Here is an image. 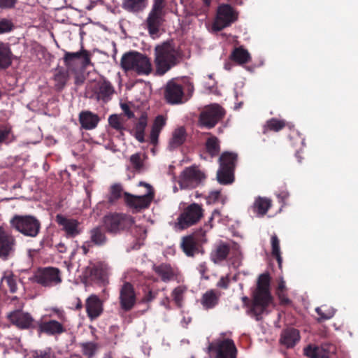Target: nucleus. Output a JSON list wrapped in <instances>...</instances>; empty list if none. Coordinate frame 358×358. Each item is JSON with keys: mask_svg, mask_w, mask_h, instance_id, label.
Listing matches in <instances>:
<instances>
[{"mask_svg": "<svg viewBox=\"0 0 358 358\" xmlns=\"http://www.w3.org/2000/svg\"><path fill=\"white\" fill-rule=\"evenodd\" d=\"M146 0H123V8L130 12H138L145 7Z\"/></svg>", "mask_w": 358, "mask_h": 358, "instance_id": "nucleus-43", "label": "nucleus"}, {"mask_svg": "<svg viewBox=\"0 0 358 358\" xmlns=\"http://www.w3.org/2000/svg\"><path fill=\"white\" fill-rule=\"evenodd\" d=\"M50 313L48 315L50 318L56 317L58 320L50 319L43 320L41 319L36 322V328L38 334H45L48 336H57L66 332V324L68 317L64 310L62 308L52 307L49 309Z\"/></svg>", "mask_w": 358, "mask_h": 358, "instance_id": "nucleus-3", "label": "nucleus"}, {"mask_svg": "<svg viewBox=\"0 0 358 358\" xmlns=\"http://www.w3.org/2000/svg\"><path fill=\"white\" fill-rule=\"evenodd\" d=\"M79 122L81 127L86 130L94 129L99 120V117L96 113H79Z\"/></svg>", "mask_w": 358, "mask_h": 358, "instance_id": "nucleus-34", "label": "nucleus"}, {"mask_svg": "<svg viewBox=\"0 0 358 358\" xmlns=\"http://www.w3.org/2000/svg\"><path fill=\"white\" fill-rule=\"evenodd\" d=\"M9 224L13 230L28 238H36L41 229L40 220L31 215H14Z\"/></svg>", "mask_w": 358, "mask_h": 358, "instance_id": "nucleus-5", "label": "nucleus"}, {"mask_svg": "<svg viewBox=\"0 0 358 358\" xmlns=\"http://www.w3.org/2000/svg\"><path fill=\"white\" fill-rule=\"evenodd\" d=\"M271 248H272V251H271L272 256L276 259L279 267H281L282 258L281 257L280 249V241L275 234H274L271 236Z\"/></svg>", "mask_w": 358, "mask_h": 358, "instance_id": "nucleus-46", "label": "nucleus"}, {"mask_svg": "<svg viewBox=\"0 0 358 358\" xmlns=\"http://www.w3.org/2000/svg\"><path fill=\"white\" fill-rule=\"evenodd\" d=\"M203 210L201 205L193 203L189 205L180 213L177 219V227L180 229H185L196 224L203 217Z\"/></svg>", "mask_w": 358, "mask_h": 358, "instance_id": "nucleus-10", "label": "nucleus"}, {"mask_svg": "<svg viewBox=\"0 0 358 358\" xmlns=\"http://www.w3.org/2000/svg\"><path fill=\"white\" fill-rule=\"evenodd\" d=\"M315 311L319 315L317 319L319 322H322L332 318L335 314V310L333 308L327 307V306L317 307L316 308Z\"/></svg>", "mask_w": 358, "mask_h": 358, "instance_id": "nucleus-47", "label": "nucleus"}, {"mask_svg": "<svg viewBox=\"0 0 358 358\" xmlns=\"http://www.w3.org/2000/svg\"><path fill=\"white\" fill-rule=\"evenodd\" d=\"M167 116L166 115H158L154 120L151 127L150 134V143L153 145H157L159 142V134L166 126L167 122Z\"/></svg>", "mask_w": 358, "mask_h": 358, "instance_id": "nucleus-25", "label": "nucleus"}, {"mask_svg": "<svg viewBox=\"0 0 358 358\" xmlns=\"http://www.w3.org/2000/svg\"><path fill=\"white\" fill-rule=\"evenodd\" d=\"M124 196L127 205L129 208H134L136 212H139L149 208L154 198V192H147L142 196H136L124 192Z\"/></svg>", "mask_w": 358, "mask_h": 358, "instance_id": "nucleus-17", "label": "nucleus"}, {"mask_svg": "<svg viewBox=\"0 0 358 358\" xmlns=\"http://www.w3.org/2000/svg\"><path fill=\"white\" fill-rule=\"evenodd\" d=\"M164 0H154V3L150 11L164 13Z\"/></svg>", "mask_w": 358, "mask_h": 358, "instance_id": "nucleus-58", "label": "nucleus"}, {"mask_svg": "<svg viewBox=\"0 0 358 358\" xmlns=\"http://www.w3.org/2000/svg\"><path fill=\"white\" fill-rule=\"evenodd\" d=\"M120 106L123 112H131L130 110L129 104L127 101L121 99L120 101Z\"/></svg>", "mask_w": 358, "mask_h": 358, "instance_id": "nucleus-64", "label": "nucleus"}, {"mask_svg": "<svg viewBox=\"0 0 358 358\" xmlns=\"http://www.w3.org/2000/svg\"><path fill=\"white\" fill-rule=\"evenodd\" d=\"M291 128L292 125L289 122H287L284 120H279L277 118H271L266 122L267 128L273 131H279L284 129L285 127Z\"/></svg>", "mask_w": 358, "mask_h": 358, "instance_id": "nucleus-44", "label": "nucleus"}, {"mask_svg": "<svg viewBox=\"0 0 358 358\" xmlns=\"http://www.w3.org/2000/svg\"><path fill=\"white\" fill-rule=\"evenodd\" d=\"M134 236L137 237L138 241H143L147 236V230L141 226H136L133 231Z\"/></svg>", "mask_w": 358, "mask_h": 358, "instance_id": "nucleus-55", "label": "nucleus"}, {"mask_svg": "<svg viewBox=\"0 0 358 358\" xmlns=\"http://www.w3.org/2000/svg\"><path fill=\"white\" fill-rule=\"evenodd\" d=\"M187 292V287L185 285H179L173 289L171 292V296L176 306L181 308L183 306L185 295Z\"/></svg>", "mask_w": 358, "mask_h": 358, "instance_id": "nucleus-41", "label": "nucleus"}, {"mask_svg": "<svg viewBox=\"0 0 358 358\" xmlns=\"http://www.w3.org/2000/svg\"><path fill=\"white\" fill-rule=\"evenodd\" d=\"M119 303L120 308L129 312L134 308L136 303V295L134 285L124 282L120 288Z\"/></svg>", "mask_w": 358, "mask_h": 358, "instance_id": "nucleus-15", "label": "nucleus"}, {"mask_svg": "<svg viewBox=\"0 0 358 358\" xmlns=\"http://www.w3.org/2000/svg\"><path fill=\"white\" fill-rule=\"evenodd\" d=\"M187 136V134L185 127L180 126L176 128L173 131L171 137L169 141V149L170 150H173L182 145L186 141Z\"/></svg>", "mask_w": 358, "mask_h": 358, "instance_id": "nucleus-27", "label": "nucleus"}, {"mask_svg": "<svg viewBox=\"0 0 358 358\" xmlns=\"http://www.w3.org/2000/svg\"><path fill=\"white\" fill-rule=\"evenodd\" d=\"M286 291H287V287L285 285V282L282 279L278 282V287L276 289V294L286 292Z\"/></svg>", "mask_w": 358, "mask_h": 358, "instance_id": "nucleus-63", "label": "nucleus"}, {"mask_svg": "<svg viewBox=\"0 0 358 358\" xmlns=\"http://www.w3.org/2000/svg\"><path fill=\"white\" fill-rule=\"evenodd\" d=\"M6 282L10 293H15L17 290L16 279L11 272H6L1 278V282Z\"/></svg>", "mask_w": 358, "mask_h": 358, "instance_id": "nucleus-48", "label": "nucleus"}, {"mask_svg": "<svg viewBox=\"0 0 358 358\" xmlns=\"http://www.w3.org/2000/svg\"><path fill=\"white\" fill-rule=\"evenodd\" d=\"M206 178L205 174L195 166L185 168L180 173L178 184L181 189H194Z\"/></svg>", "mask_w": 358, "mask_h": 358, "instance_id": "nucleus-11", "label": "nucleus"}, {"mask_svg": "<svg viewBox=\"0 0 358 358\" xmlns=\"http://www.w3.org/2000/svg\"><path fill=\"white\" fill-rule=\"evenodd\" d=\"M182 53L173 42L167 41L155 49V75L162 76L180 63Z\"/></svg>", "mask_w": 358, "mask_h": 358, "instance_id": "nucleus-1", "label": "nucleus"}, {"mask_svg": "<svg viewBox=\"0 0 358 358\" xmlns=\"http://www.w3.org/2000/svg\"><path fill=\"white\" fill-rule=\"evenodd\" d=\"M55 221L61 226L67 238H74L82 232L80 222L75 219L67 218L62 215H57Z\"/></svg>", "mask_w": 358, "mask_h": 358, "instance_id": "nucleus-20", "label": "nucleus"}, {"mask_svg": "<svg viewBox=\"0 0 358 358\" xmlns=\"http://www.w3.org/2000/svg\"><path fill=\"white\" fill-rule=\"evenodd\" d=\"M15 139L12 132V126L7 122L0 121V144H8Z\"/></svg>", "mask_w": 358, "mask_h": 358, "instance_id": "nucleus-38", "label": "nucleus"}, {"mask_svg": "<svg viewBox=\"0 0 358 358\" xmlns=\"http://www.w3.org/2000/svg\"><path fill=\"white\" fill-rule=\"evenodd\" d=\"M301 340L300 332L294 327H287L281 331L279 343L286 348H293Z\"/></svg>", "mask_w": 358, "mask_h": 358, "instance_id": "nucleus-23", "label": "nucleus"}, {"mask_svg": "<svg viewBox=\"0 0 358 358\" xmlns=\"http://www.w3.org/2000/svg\"><path fill=\"white\" fill-rule=\"evenodd\" d=\"M122 187L120 184H114L110 187L109 194L107 196L108 202L114 204L122 195Z\"/></svg>", "mask_w": 358, "mask_h": 358, "instance_id": "nucleus-45", "label": "nucleus"}, {"mask_svg": "<svg viewBox=\"0 0 358 358\" xmlns=\"http://www.w3.org/2000/svg\"><path fill=\"white\" fill-rule=\"evenodd\" d=\"M90 57V53L84 49L76 52L65 51L63 61L68 70L73 71L78 64L84 69L90 66L91 64Z\"/></svg>", "mask_w": 358, "mask_h": 358, "instance_id": "nucleus-13", "label": "nucleus"}, {"mask_svg": "<svg viewBox=\"0 0 358 358\" xmlns=\"http://www.w3.org/2000/svg\"><path fill=\"white\" fill-rule=\"evenodd\" d=\"M185 90H187L189 93H192L194 91V85L188 78L169 81L164 90L166 101L171 104L182 103Z\"/></svg>", "mask_w": 358, "mask_h": 358, "instance_id": "nucleus-6", "label": "nucleus"}, {"mask_svg": "<svg viewBox=\"0 0 358 358\" xmlns=\"http://www.w3.org/2000/svg\"><path fill=\"white\" fill-rule=\"evenodd\" d=\"M16 240L14 236L5 229L3 226H0V259L7 260L13 256L15 252Z\"/></svg>", "mask_w": 358, "mask_h": 358, "instance_id": "nucleus-14", "label": "nucleus"}, {"mask_svg": "<svg viewBox=\"0 0 358 358\" xmlns=\"http://www.w3.org/2000/svg\"><path fill=\"white\" fill-rule=\"evenodd\" d=\"M203 112H224L222 106L217 103H212L206 106Z\"/></svg>", "mask_w": 358, "mask_h": 358, "instance_id": "nucleus-60", "label": "nucleus"}, {"mask_svg": "<svg viewBox=\"0 0 358 358\" xmlns=\"http://www.w3.org/2000/svg\"><path fill=\"white\" fill-rule=\"evenodd\" d=\"M7 319L9 322L20 329H27L29 328H36L34 324V318L28 313H24L22 310H15L7 315Z\"/></svg>", "mask_w": 358, "mask_h": 358, "instance_id": "nucleus-18", "label": "nucleus"}, {"mask_svg": "<svg viewBox=\"0 0 358 358\" xmlns=\"http://www.w3.org/2000/svg\"><path fill=\"white\" fill-rule=\"evenodd\" d=\"M225 199V196L222 195L220 190H215L209 193L208 196L206 197V202L208 204H215L217 203L224 204Z\"/></svg>", "mask_w": 358, "mask_h": 358, "instance_id": "nucleus-49", "label": "nucleus"}, {"mask_svg": "<svg viewBox=\"0 0 358 358\" xmlns=\"http://www.w3.org/2000/svg\"><path fill=\"white\" fill-rule=\"evenodd\" d=\"M272 206L271 199L266 197L257 196L251 206L254 213L259 217H264Z\"/></svg>", "mask_w": 358, "mask_h": 358, "instance_id": "nucleus-29", "label": "nucleus"}, {"mask_svg": "<svg viewBox=\"0 0 358 358\" xmlns=\"http://www.w3.org/2000/svg\"><path fill=\"white\" fill-rule=\"evenodd\" d=\"M125 117L124 113H113L108 117V123L113 129L121 131L124 129Z\"/></svg>", "mask_w": 358, "mask_h": 358, "instance_id": "nucleus-42", "label": "nucleus"}, {"mask_svg": "<svg viewBox=\"0 0 358 358\" xmlns=\"http://www.w3.org/2000/svg\"><path fill=\"white\" fill-rule=\"evenodd\" d=\"M13 57L10 44L0 41V71L6 70L12 65Z\"/></svg>", "mask_w": 358, "mask_h": 358, "instance_id": "nucleus-28", "label": "nucleus"}, {"mask_svg": "<svg viewBox=\"0 0 358 358\" xmlns=\"http://www.w3.org/2000/svg\"><path fill=\"white\" fill-rule=\"evenodd\" d=\"M55 87L57 90H62L66 85L67 75L63 71H59L55 75Z\"/></svg>", "mask_w": 358, "mask_h": 358, "instance_id": "nucleus-51", "label": "nucleus"}, {"mask_svg": "<svg viewBox=\"0 0 358 358\" xmlns=\"http://www.w3.org/2000/svg\"><path fill=\"white\" fill-rule=\"evenodd\" d=\"M81 348L83 354L85 356H87V358H92L94 355L98 348V346L97 344L95 343L87 342L82 343Z\"/></svg>", "mask_w": 358, "mask_h": 358, "instance_id": "nucleus-50", "label": "nucleus"}, {"mask_svg": "<svg viewBox=\"0 0 358 358\" xmlns=\"http://www.w3.org/2000/svg\"><path fill=\"white\" fill-rule=\"evenodd\" d=\"M238 155L232 152H224L219 158L220 166L235 170Z\"/></svg>", "mask_w": 358, "mask_h": 358, "instance_id": "nucleus-37", "label": "nucleus"}, {"mask_svg": "<svg viewBox=\"0 0 358 358\" xmlns=\"http://www.w3.org/2000/svg\"><path fill=\"white\" fill-rule=\"evenodd\" d=\"M92 90V97L101 104L109 102L116 94L113 85L105 78L95 81Z\"/></svg>", "mask_w": 358, "mask_h": 358, "instance_id": "nucleus-12", "label": "nucleus"}, {"mask_svg": "<svg viewBox=\"0 0 358 358\" xmlns=\"http://www.w3.org/2000/svg\"><path fill=\"white\" fill-rule=\"evenodd\" d=\"M197 242L196 234H191L182 238L180 247L187 256L193 257L198 252Z\"/></svg>", "mask_w": 358, "mask_h": 358, "instance_id": "nucleus-30", "label": "nucleus"}, {"mask_svg": "<svg viewBox=\"0 0 358 358\" xmlns=\"http://www.w3.org/2000/svg\"><path fill=\"white\" fill-rule=\"evenodd\" d=\"M270 286L269 273L260 274L257 278L256 288L252 292V305L249 310L257 321L262 318V315L273 301Z\"/></svg>", "mask_w": 358, "mask_h": 358, "instance_id": "nucleus-2", "label": "nucleus"}, {"mask_svg": "<svg viewBox=\"0 0 358 358\" xmlns=\"http://www.w3.org/2000/svg\"><path fill=\"white\" fill-rule=\"evenodd\" d=\"M120 64L124 71H133L139 76H148L153 71L150 58L136 51L124 53Z\"/></svg>", "mask_w": 358, "mask_h": 358, "instance_id": "nucleus-4", "label": "nucleus"}, {"mask_svg": "<svg viewBox=\"0 0 358 358\" xmlns=\"http://www.w3.org/2000/svg\"><path fill=\"white\" fill-rule=\"evenodd\" d=\"M230 248L228 244L221 243L211 252L210 258L215 264H220L227 259Z\"/></svg>", "mask_w": 358, "mask_h": 358, "instance_id": "nucleus-35", "label": "nucleus"}, {"mask_svg": "<svg viewBox=\"0 0 358 358\" xmlns=\"http://www.w3.org/2000/svg\"><path fill=\"white\" fill-rule=\"evenodd\" d=\"M334 349V346L331 344H324L320 346L309 345L304 348V355L309 358H330Z\"/></svg>", "mask_w": 358, "mask_h": 358, "instance_id": "nucleus-22", "label": "nucleus"}, {"mask_svg": "<svg viewBox=\"0 0 358 358\" xmlns=\"http://www.w3.org/2000/svg\"><path fill=\"white\" fill-rule=\"evenodd\" d=\"M224 113H200L199 125L201 127L211 129L214 127L220 119L222 118Z\"/></svg>", "mask_w": 358, "mask_h": 358, "instance_id": "nucleus-33", "label": "nucleus"}, {"mask_svg": "<svg viewBox=\"0 0 358 358\" xmlns=\"http://www.w3.org/2000/svg\"><path fill=\"white\" fill-rule=\"evenodd\" d=\"M230 278L229 275H227L225 276H222L219 281L217 282V287L227 289L229 288V284H230Z\"/></svg>", "mask_w": 358, "mask_h": 358, "instance_id": "nucleus-59", "label": "nucleus"}, {"mask_svg": "<svg viewBox=\"0 0 358 358\" xmlns=\"http://www.w3.org/2000/svg\"><path fill=\"white\" fill-rule=\"evenodd\" d=\"M220 294L215 289H209L206 292L201 299V303L205 309L215 308L219 303Z\"/></svg>", "mask_w": 358, "mask_h": 358, "instance_id": "nucleus-32", "label": "nucleus"}, {"mask_svg": "<svg viewBox=\"0 0 358 358\" xmlns=\"http://www.w3.org/2000/svg\"><path fill=\"white\" fill-rule=\"evenodd\" d=\"M127 116V120L133 119L134 122V137L140 143H144L145 140V131L148 126V113H141V115L136 117L135 113H124Z\"/></svg>", "mask_w": 358, "mask_h": 358, "instance_id": "nucleus-21", "label": "nucleus"}, {"mask_svg": "<svg viewBox=\"0 0 358 358\" xmlns=\"http://www.w3.org/2000/svg\"><path fill=\"white\" fill-rule=\"evenodd\" d=\"M134 224V217L124 213H109L103 217V225L106 230L114 235L129 229Z\"/></svg>", "mask_w": 358, "mask_h": 358, "instance_id": "nucleus-7", "label": "nucleus"}, {"mask_svg": "<svg viewBox=\"0 0 358 358\" xmlns=\"http://www.w3.org/2000/svg\"><path fill=\"white\" fill-rule=\"evenodd\" d=\"M164 13L150 11L146 19V25L150 36L157 35L163 24Z\"/></svg>", "mask_w": 358, "mask_h": 358, "instance_id": "nucleus-24", "label": "nucleus"}, {"mask_svg": "<svg viewBox=\"0 0 358 358\" xmlns=\"http://www.w3.org/2000/svg\"><path fill=\"white\" fill-rule=\"evenodd\" d=\"M230 59L236 63L243 65L250 62L251 57L249 52L243 47H238L234 49Z\"/></svg>", "mask_w": 358, "mask_h": 358, "instance_id": "nucleus-36", "label": "nucleus"}, {"mask_svg": "<svg viewBox=\"0 0 358 358\" xmlns=\"http://www.w3.org/2000/svg\"><path fill=\"white\" fill-rule=\"evenodd\" d=\"M105 227L103 226H96L89 231L90 241L95 246L102 247L105 245L108 241Z\"/></svg>", "mask_w": 358, "mask_h": 358, "instance_id": "nucleus-26", "label": "nucleus"}, {"mask_svg": "<svg viewBox=\"0 0 358 358\" xmlns=\"http://www.w3.org/2000/svg\"><path fill=\"white\" fill-rule=\"evenodd\" d=\"M29 280L43 287H51L62 282V272L58 268L52 266L39 268Z\"/></svg>", "mask_w": 358, "mask_h": 358, "instance_id": "nucleus-8", "label": "nucleus"}, {"mask_svg": "<svg viewBox=\"0 0 358 358\" xmlns=\"http://www.w3.org/2000/svg\"><path fill=\"white\" fill-rule=\"evenodd\" d=\"M276 295L280 301V304L281 306H292V301L288 298L286 292L277 293Z\"/></svg>", "mask_w": 358, "mask_h": 358, "instance_id": "nucleus-57", "label": "nucleus"}, {"mask_svg": "<svg viewBox=\"0 0 358 358\" xmlns=\"http://www.w3.org/2000/svg\"><path fill=\"white\" fill-rule=\"evenodd\" d=\"M18 0H0V9L10 10L15 8Z\"/></svg>", "mask_w": 358, "mask_h": 358, "instance_id": "nucleus-56", "label": "nucleus"}, {"mask_svg": "<svg viewBox=\"0 0 358 358\" xmlns=\"http://www.w3.org/2000/svg\"><path fill=\"white\" fill-rule=\"evenodd\" d=\"M130 162L136 171H140L143 167V162L140 153H135L130 157Z\"/></svg>", "mask_w": 358, "mask_h": 358, "instance_id": "nucleus-53", "label": "nucleus"}, {"mask_svg": "<svg viewBox=\"0 0 358 358\" xmlns=\"http://www.w3.org/2000/svg\"><path fill=\"white\" fill-rule=\"evenodd\" d=\"M238 17V13L229 4H220L217 9L216 17L213 23L212 29L215 31H220L235 22Z\"/></svg>", "mask_w": 358, "mask_h": 358, "instance_id": "nucleus-9", "label": "nucleus"}, {"mask_svg": "<svg viewBox=\"0 0 358 358\" xmlns=\"http://www.w3.org/2000/svg\"><path fill=\"white\" fill-rule=\"evenodd\" d=\"M205 148L206 152L211 157H217L220 152V145L218 138L215 136H211L208 138L205 143Z\"/></svg>", "mask_w": 358, "mask_h": 358, "instance_id": "nucleus-40", "label": "nucleus"}, {"mask_svg": "<svg viewBox=\"0 0 358 358\" xmlns=\"http://www.w3.org/2000/svg\"><path fill=\"white\" fill-rule=\"evenodd\" d=\"M214 358H236L237 349L233 340L226 338L210 345Z\"/></svg>", "mask_w": 358, "mask_h": 358, "instance_id": "nucleus-16", "label": "nucleus"}, {"mask_svg": "<svg viewBox=\"0 0 358 358\" xmlns=\"http://www.w3.org/2000/svg\"><path fill=\"white\" fill-rule=\"evenodd\" d=\"M14 28L13 23L7 18L0 20V35L11 31Z\"/></svg>", "mask_w": 358, "mask_h": 358, "instance_id": "nucleus-54", "label": "nucleus"}, {"mask_svg": "<svg viewBox=\"0 0 358 358\" xmlns=\"http://www.w3.org/2000/svg\"><path fill=\"white\" fill-rule=\"evenodd\" d=\"M85 308L89 320L92 322L103 314V301L97 295L92 294L86 299Z\"/></svg>", "mask_w": 358, "mask_h": 358, "instance_id": "nucleus-19", "label": "nucleus"}, {"mask_svg": "<svg viewBox=\"0 0 358 358\" xmlns=\"http://www.w3.org/2000/svg\"><path fill=\"white\" fill-rule=\"evenodd\" d=\"M31 358H55V354L50 348H45L34 351Z\"/></svg>", "mask_w": 358, "mask_h": 358, "instance_id": "nucleus-52", "label": "nucleus"}, {"mask_svg": "<svg viewBox=\"0 0 358 358\" xmlns=\"http://www.w3.org/2000/svg\"><path fill=\"white\" fill-rule=\"evenodd\" d=\"M214 220H217V222H220L221 220V213L218 210H213V212L211 215V217H210V219L208 220V223H210V228L213 227L212 222Z\"/></svg>", "mask_w": 358, "mask_h": 358, "instance_id": "nucleus-62", "label": "nucleus"}, {"mask_svg": "<svg viewBox=\"0 0 358 358\" xmlns=\"http://www.w3.org/2000/svg\"><path fill=\"white\" fill-rule=\"evenodd\" d=\"M154 271L161 278V280L165 282L174 280L177 276V271L167 264L155 266Z\"/></svg>", "mask_w": 358, "mask_h": 358, "instance_id": "nucleus-31", "label": "nucleus"}, {"mask_svg": "<svg viewBox=\"0 0 358 358\" xmlns=\"http://www.w3.org/2000/svg\"><path fill=\"white\" fill-rule=\"evenodd\" d=\"M217 179L220 184L229 185L234 180V170L220 167L217 172Z\"/></svg>", "mask_w": 358, "mask_h": 358, "instance_id": "nucleus-39", "label": "nucleus"}, {"mask_svg": "<svg viewBox=\"0 0 358 358\" xmlns=\"http://www.w3.org/2000/svg\"><path fill=\"white\" fill-rule=\"evenodd\" d=\"M157 292H153L151 290H149L144 295L142 301L143 303H149L154 300L157 297Z\"/></svg>", "mask_w": 358, "mask_h": 358, "instance_id": "nucleus-61", "label": "nucleus"}]
</instances>
